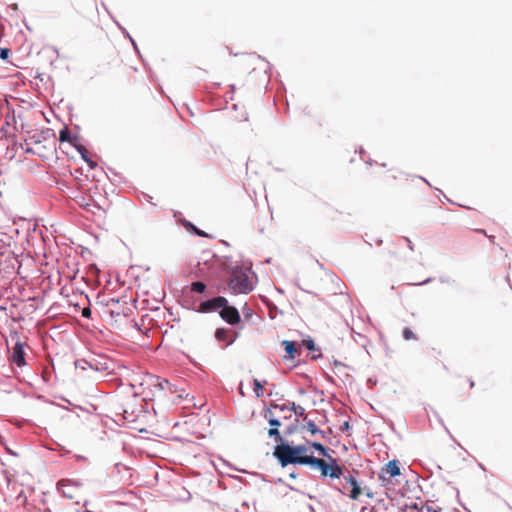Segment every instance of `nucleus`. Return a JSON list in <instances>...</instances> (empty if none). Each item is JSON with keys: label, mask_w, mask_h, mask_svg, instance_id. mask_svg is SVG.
Segmentation results:
<instances>
[{"label": "nucleus", "mask_w": 512, "mask_h": 512, "mask_svg": "<svg viewBox=\"0 0 512 512\" xmlns=\"http://www.w3.org/2000/svg\"><path fill=\"white\" fill-rule=\"evenodd\" d=\"M309 447L306 445L290 446L288 444L277 445L274 449V456L282 467L289 464L307 465L311 455H307Z\"/></svg>", "instance_id": "obj_1"}, {"label": "nucleus", "mask_w": 512, "mask_h": 512, "mask_svg": "<svg viewBox=\"0 0 512 512\" xmlns=\"http://www.w3.org/2000/svg\"><path fill=\"white\" fill-rule=\"evenodd\" d=\"M312 469L320 471L322 478H329L331 481L340 479L343 476V467L338 460L331 455L323 458L311 457L308 464Z\"/></svg>", "instance_id": "obj_2"}, {"label": "nucleus", "mask_w": 512, "mask_h": 512, "mask_svg": "<svg viewBox=\"0 0 512 512\" xmlns=\"http://www.w3.org/2000/svg\"><path fill=\"white\" fill-rule=\"evenodd\" d=\"M227 284L233 294H248L253 290L249 270L240 266H235L231 269Z\"/></svg>", "instance_id": "obj_3"}, {"label": "nucleus", "mask_w": 512, "mask_h": 512, "mask_svg": "<svg viewBox=\"0 0 512 512\" xmlns=\"http://www.w3.org/2000/svg\"><path fill=\"white\" fill-rule=\"evenodd\" d=\"M343 481H341V486L337 487V490L343 494L351 498L352 500H357L362 490L356 480V478L352 475H344L343 474Z\"/></svg>", "instance_id": "obj_4"}, {"label": "nucleus", "mask_w": 512, "mask_h": 512, "mask_svg": "<svg viewBox=\"0 0 512 512\" xmlns=\"http://www.w3.org/2000/svg\"><path fill=\"white\" fill-rule=\"evenodd\" d=\"M399 462L397 460L389 461L380 471L379 479L384 486L392 484L391 478L400 475Z\"/></svg>", "instance_id": "obj_5"}, {"label": "nucleus", "mask_w": 512, "mask_h": 512, "mask_svg": "<svg viewBox=\"0 0 512 512\" xmlns=\"http://www.w3.org/2000/svg\"><path fill=\"white\" fill-rule=\"evenodd\" d=\"M228 300L223 296H217L212 299L203 301L200 303L197 312L200 313H210L215 312L217 310H221L222 306H226Z\"/></svg>", "instance_id": "obj_6"}, {"label": "nucleus", "mask_w": 512, "mask_h": 512, "mask_svg": "<svg viewBox=\"0 0 512 512\" xmlns=\"http://www.w3.org/2000/svg\"><path fill=\"white\" fill-rule=\"evenodd\" d=\"M219 315L230 325H237L241 321L239 311L234 306L228 305V303H226V306H222Z\"/></svg>", "instance_id": "obj_7"}, {"label": "nucleus", "mask_w": 512, "mask_h": 512, "mask_svg": "<svg viewBox=\"0 0 512 512\" xmlns=\"http://www.w3.org/2000/svg\"><path fill=\"white\" fill-rule=\"evenodd\" d=\"M379 176L388 187H394V181L407 180L404 173H402L399 169L394 167L389 168L384 173H379Z\"/></svg>", "instance_id": "obj_8"}, {"label": "nucleus", "mask_w": 512, "mask_h": 512, "mask_svg": "<svg viewBox=\"0 0 512 512\" xmlns=\"http://www.w3.org/2000/svg\"><path fill=\"white\" fill-rule=\"evenodd\" d=\"M9 361L11 364L16 365L17 367H23L26 365L25 360V351L24 344L21 342H16L12 348L11 354L9 356Z\"/></svg>", "instance_id": "obj_9"}, {"label": "nucleus", "mask_w": 512, "mask_h": 512, "mask_svg": "<svg viewBox=\"0 0 512 512\" xmlns=\"http://www.w3.org/2000/svg\"><path fill=\"white\" fill-rule=\"evenodd\" d=\"M215 338L220 342H225V345L229 346L235 341L236 333L226 328H218L215 332Z\"/></svg>", "instance_id": "obj_10"}, {"label": "nucleus", "mask_w": 512, "mask_h": 512, "mask_svg": "<svg viewBox=\"0 0 512 512\" xmlns=\"http://www.w3.org/2000/svg\"><path fill=\"white\" fill-rule=\"evenodd\" d=\"M154 385L157 386L161 391L168 390L170 393L178 392L177 387L170 383L167 379H160L159 377H150Z\"/></svg>", "instance_id": "obj_11"}, {"label": "nucleus", "mask_w": 512, "mask_h": 512, "mask_svg": "<svg viewBox=\"0 0 512 512\" xmlns=\"http://www.w3.org/2000/svg\"><path fill=\"white\" fill-rule=\"evenodd\" d=\"M282 345L284 346L286 353V355L284 356L285 360H294L296 356L299 355L295 342L284 340L282 342Z\"/></svg>", "instance_id": "obj_12"}, {"label": "nucleus", "mask_w": 512, "mask_h": 512, "mask_svg": "<svg viewBox=\"0 0 512 512\" xmlns=\"http://www.w3.org/2000/svg\"><path fill=\"white\" fill-rule=\"evenodd\" d=\"M59 141L60 142H68L70 143L72 146H77L78 144V137L77 136H72L70 134V131L67 127H64L62 130H60L59 132Z\"/></svg>", "instance_id": "obj_13"}, {"label": "nucleus", "mask_w": 512, "mask_h": 512, "mask_svg": "<svg viewBox=\"0 0 512 512\" xmlns=\"http://www.w3.org/2000/svg\"><path fill=\"white\" fill-rule=\"evenodd\" d=\"M268 422L272 426V428H270L268 431V435L270 437H274L277 441H282V437L278 431V427L281 426L280 421L273 417H270L268 419Z\"/></svg>", "instance_id": "obj_14"}, {"label": "nucleus", "mask_w": 512, "mask_h": 512, "mask_svg": "<svg viewBox=\"0 0 512 512\" xmlns=\"http://www.w3.org/2000/svg\"><path fill=\"white\" fill-rule=\"evenodd\" d=\"M308 445L311 448H314L315 450H317L322 457H327L330 455L328 453V449L323 444H321L319 442H308Z\"/></svg>", "instance_id": "obj_15"}, {"label": "nucleus", "mask_w": 512, "mask_h": 512, "mask_svg": "<svg viewBox=\"0 0 512 512\" xmlns=\"http://www.w3.org/2000/svg\"><path fill=\"white\" fill-rule=\"evenodd\" d=\"M190 287H191V291L196 292V293H203L206 289L205 283H203L201 281L193 282Z\"/></svg>", "instance_id": "obj_16"}, {"label": "nucleus", "mask_w": 512, "mask_h": 512, "mask_svg": "<svg viewBox=\"0 0 512 512\" xmlns=\"http://www.w3.org/2000/svg\"><path fill=\"white\" fill-rule=\"evenodd\" d=\"M253 386H254L253 390H254L256 396L261 397L263 394V384L259 380L254 379Z\"/></svg>", "instance_id": "obj_17"}, {"label": "nucleus", "mask_w": 512, "mask_h": 512, "mask_svg": "<svg viewBox=\"0 0 512 512\" xmlns=\"http://www.w3.org/2000/svg\"><path fill=\"white\" fill-rule=\"evenodd\" d=\"M403 338L405 340H417V336L410 328L403 329Z\"/></svg>", "instance_id": "obj_18"}, {"label": "nucleus", "mask_w": 512, "mask_h": 512, "mask_svg": "<svg viewBox=\"0 0 512 512\" xmlns=\"http://www.w3.org/2000/svg\"><path fill=\"white\" fill-rule=\"evenodd\" d=\"M307 430L312 434L316 435L317 433H321V430L318 429L316 424L313 421H308L306 425Z\"/></svg>", "instance_id": "obj_19"}, {"label": "nucleus", "mask_w": 512, "mask_h": 512, "mask_svg": "<svg viewBox=\"0 0 512 512\" xmlns=\"http://www.w3.org/2000/svg\"><path fill=\"white\" fill-rule=\"evenodd\" d=\"M75 148L78 150V152L81 154L82 159L85 161L88 158V150L81 144H77Z\"/></svg>", "instance_id": "obj_20"}, {"label": "nucleus", "mask_w": 512, "mask_h": 512, "mask_svg": "<svg viewBox=\"0 0 512 512\" xmlns=\"http://www.w3.org/2000/svg\"><path fill=\"white\" fill-rule=\"evenodd\" d=\"M10 50L7 48H0V58L3 60L8 59Z\"/></svg>", "instance_id": "obj_21"}, {"label": "nucleus", "mask_w": 512, "mask_h": 512, "mask_svg": "<svg viewBox=\"0 0 512 512\" xmlns=\"http://www.w3.org/2000/svg\"><path fill=\"white\" fill-rule=\"evenodd\" d=\"M303 344L309 349V350H314L315 349V344H314V341L313 340H304L303 341Z\"/></svg>", "instance_id": "obj_22"}, {"label": "nucleus", "mask_w": 512, "mask_h": 512, "mask_svg": "<svg viewBox=\"0 0 512 512\" xmlns=\"http://www.w3.org/2000/svg\"><path fill=\"white\" fill-rule=\"evenodd\" d=\"M82 316L84 318H89L91 316V309L89 307H85L83 310H82Z\"/></svg>", "instance_id": "obj_23"}, {"label": "nucleus", "mask_w": 512, "mask_h": 512, "mask_svg": "<svg viewBox=\"0 0 512 512\" xmlns=\"http://www.w3.org/2000/svg\"><path fill=\"white\" fill-rule=\"evenodd\" d=\"M85 162L89 165L90 168H95L97 166V163L91 160L89 157L85 160Z\"/></svg>", "instance_id": "obj_24"}, {"label": "nucleus", "mask_w": 512, "mask_h": 512, "mask_svg": "<svg viewBox=\"0 0 512 512\" xmlns=\"http://www.w3.org/2000/svg\"><path fill=\"white\" fill-rule=\"evenodd\" d=\"M476 232L481 233L482 235L488 236L484 229H474Z\"/></svg>", "instance_id": "obj_25"}, {"label": "nucleus", "mask_w": 512, "mask_h": 512, "mask_svg": "<svg viewBox=\"0 0 512 512\" xmlns=\"http://www.w3.org/2000/svg\"><path fill=\"white\" fill-rule=\"evenodd\" d=\"M476 232L481 233L482 235L488 236L484 229H474Z\"/></svg>", "instance_id": "obj_26"}, {"label": "nucleus", "mask_w": 512, "mask_h": 512, "mask_svg": "<svg viewBox=\"0 0 512 512\" xmlns=\"http://www.w3.org/2000/svg\"><path fill=\"white\" fill-rule=\"evenodd\" d=\"M195 229V232L199 235V236H206V234L204 232H202L201 230H198L197 228H194Z\"/></svg>", "instance_id": "obj_27"}, {"label": "nucleus", "mask_w": 512, "mask_h": 512, "mask_svg": "<svg viewBox=\"0 0 512 512\" xmlns=\"http://www.w3.org/2000/svg\"><path fill=\"white\" fill-rule=\"evenodd\" d=\"M469 386L470 388H474L475 386V382L472 379L469 380Z\"/></svg>", "instance_id": "obj_28"}, {"label": "nucleus", "mask_w": 512, "mask_h": 512, "mask_svg": "<svg viewBox=\"0 0 512 512\" xmlns=\"http://www.w3.org/2000/svg\"><path fill=\"white\" fill-rule=\"evenodd\" d=\"M491 243H494L495 237L492 235L487 236Z\"/></svg>", "instance_id": "obj_29"}, {"label": "nucleus", "mask_w": 512, "mask_h": 512, "mask_svg": "<svg viewBox=\"0 0 512 512\" xmlns=\"http://www.w3.org/2000/svg\"><path fill=\"white\" fill-rule=\"evenodd\" d=\"M6 450H7V452H8V453H10V454H12V455H15V453H14V452H12V451H11V449L6 448Z\"/></svg>", "instance_id": "obj_30"}, {"label": "nucleus", "mask_w": 512, "mask_h": 512, "mask_svg": "<svg viewBox=\"0 0 512 512\" xmlns=\"http://www.w3.org/2000/svg\"><path fill=\"white\" fill-rule=\"evenodd\" d=\"M427 281H428V280H423V281L419 282L418 284H424V283H426Z\"/></svg>", "instance_id": "obj_31"}, {"label": "nucleus", "mask_w": 512, "mask_h": 512, "mask_svg": "<svg viewBox=\"0 0 512 512\" xmlns=\"http://www.w3.org/2000/svg\"><path fill=\"white\" fill-rule=\"evenodd\" d=\"M301 411H304L303 407H300V410H298V413H301Z\"/></svg>", "instance_id": "obj_32"}, {"label": "nucleus", "mask_w": 512, "mask_h": 512, "mask_svg": "<svg viewBox=\"0 0 512 512\" xmlns=\"http://www.w3.org/2000/svg\"><path fill=\"white\" fill-rule=\"evenodd\" d=\"M301 411H304L303 407H300V410H298V413H301Z\"/></svg>", "instance_id": "obj_33"}, {"label": "nucleus", "mask_w": 512, "mask_h": 512, "mask_svg": "<svg viewBox=\"0 0 512 512\" xmlns=\"http://www.w3.org/2000/svg\"><path fill=\"white\" fill-rule=\"evenodd\" d=\"M301 411H304L303 407H300V410H298V413H301Z\"/></svg>", "instance_id": "obj_34"}, {"label": "nucleus", "mask_w": 512, "mask_h": 512, "mask_svg": "<svg viewBox=\"0 0 512 512\" xmlns=\"http://www.w3.org/2000/svg\"><path fill=\"white\" fill-rule=\"evenodd\" d=\"M381 166H382L383 168H386V167H387V165H386L385 163H382V164H381Z\"/></svg>", "instance_id": "obj_35"}]
</instances>
